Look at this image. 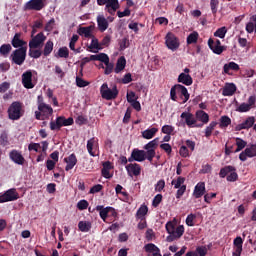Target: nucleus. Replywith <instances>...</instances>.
Wrapping results in <instances>:
<instances>
[{
  "label": "nucleus",
  "mask_w": 256,
  "mask_h": 256,
  "mask_svg": "<svg viewBox=\"0 0 256 256\" xmlns=\"http://www.w3.org/2000/svg\"><path fill=\"white\" fill-rule=\"evenodd\" d=\"M22 85L25 89H33L35 87L32 70H27L22 74Z\"/></svg>",
  "instance_id": "15"
},
{
  "label": "nucleus",
  "mask_w": 256,
  "mask_h": 256,
  "mask_svg": "<svg viewBox=\"0 0 256 256\" xmlns=\"http://www.w3.org/2000/svg\"><path fill=\"white\" fill-rule=\"evenodd\" d=\"M163 189H165V180L161 179L155 185V191H157L158 193H161Z\"/></svg>",
  "instance_id": "62"
},
{
  "label": "nucleus",
  "mask_w": 256,
  "mask_h": 256,
  "mask_svg": "<svg viewBox=\"0 0 256 256\" xmlns=\"http://www.w3.org/2000/svg\"><path fill=\"white\" fill-rule=\"evenodd\" d=\"M239 69H241V67L235 62H229L223 66V72L226 75H231L230 71H239Z\"/></svg>",
  "instance_id": "33"
},
{
  "label": "nucleus",
  "mask_w": 256,
  "mask_h": 256,
  "mask_svg": "<svg viewBox=\"0 0 256 256\" xmlns=\"http://www.w3.org/2000/svg\"><path fill=\"white\" fill-rule=\"evenodd\" d=\"M162 133H164L165 135H171V133H173V131H175V127L171 126V125H164L161 129Z\"/></svg>",
  "instance_id": "60"
},
{
  "label": "nucleus",
  "mask_w": 256,
  "mask_h": 256,
  "mask_svg": "<svg viewBox=\"0 0 256 256\" xmlns=\"http://www.w3.org/2000/svg\"><path fill=\"white\" fill-rule=\"evenodd\" d=\"M161 201H163V195L162 194H157L152 201V206H154L155 208L159 207V205L161 204Z\"/></svg>",
  "instance_id": "58"
},
{
  "label": "nucleus",
  "mask_w": 256,
  "mask_h": 256,
  "mask_svg": "<svg viewBox=\"0 0 256 256\" xmlns=\"http://www.w3.org/2000/svg\"><path fill=\"white\" fill-rule=\"evenodd\" d=\"M41 55H43V51L37 50L36 48L29 49V57H32V59H39Z\"/></svg>",
  "instance_id": "50"
},
{
  "label": "nucleus",
  "mask_w": 256,
  "mask_h": 256,
  "mask_svg": "<svg viewBox=\"0 0 256 256\" xmlns=\"http://www.w3.org/2000/svg\"><path fill=\"white\" fill-rule=\"evenodd\" d=\"M17 199H19V193L15 188L8 189L0 195V203H9L10 201H17Z\"/></svg>",
  "instance_id": "12"
},
{
  "label": "nucleus",
  "mask_w": 256,
  "mask_h": 256,
  "mask_svg": "<svg viewBox=\"0 0 256 256\" xmlns=\"http://www.w3.org/2000/svg\"><path fill=\"white\" fill-rule=\"evenodd\" d=\"M232 171H237V168H235V166H231V165L225 166L220 169L219 177L221 179H225V177H228Z\"/></svg>",
  "instance_id": "35"
},
{
  "label": "nucleus",
  "mask_w": 256,
  "mask_h": 256,
  "mask_svg": "<svg viewBox=\"0 0 256 256\" xmlns=\"http://www.w3.org/2000/svg\"><path fill=\"white\" fill-rule=\"evenodd\" d=\"M65 163L67 164L65 167V171H71L75 165H77V156L75 153L70 154L68 157L64 158Z\"/></svg>",
  "instance_id": "29"
},
{
  "label": "nucleus",
  "mask_w": 256,
  "mask_h": 256,
  "mask_svg": "<svg viewBox=\"0 0 256 256\" xmlns=\"http://www.w3.org/2000/svg\"><path fill=\"white\" fill-rule=\"evenodd\" d=\"M183 183H185V178L179 176L176 180H172L171 185H174V189H179L183 187Z\"/></svg>",
  "instance_id": "51"
},
{
  "label": "nucleus",
  "mask_w": 256,
  "mask_h": 256,
  "mask_svg": "<svg viewBox=\"0 0 256 256\" xmlns=\"http://www.w3.org/2000/svg\"><path fill=\"white\" fill-rule=\"evenodd\" d=\"M78 229L82 233H89V231H91V222H89V221H80L78 223Z\"/></svg>",
  "instance_id": "40"
},
{
  "label": "nucleus",
  "mask_w": 256,
  "mask_h": 256,
  "mask_svg": "<svg viewBox=\"0 0 256 256\" xmlns=\"http://www.w3.org/2000/svg\"><path fill=\"white\" fill-rule=\"evenodd\" d=\"M50 53H53V41L48 40L44 45L42 55H44V57H49Z\"/></svg>",
  "instance_id": "41"
},
{
  "label": "nucleus",
  "mask_w": 256,
  "mask_h": 256,
  "mask_svg": "<svg viewBox=\"0 0 256 256\" xmlns=\"http://www.w3.org/2000/svg\"><path fill=\"white\" fill-rule=\"evenodd\" d=\"M145 159H147V152L145 150L134 148L128 158V162L133 163V161H137L138 163H143Z\"/></svg>",
  "instance_id": "11"
},
{
  "label": "nucleus",
  "mask_w": 256,
  "mask_h": 256,
  "mask_svg": "<svg viewBox=\"0 0 256 256\" xmlns=\"http://www.w3.org/2000/svg\"><path fill=\"white\" fill-rule=\"evenodd\" d=\"M160 149H162V151H165V153H167V155H171V153H173V148L171 147V144H169V143L161 144Z\"/></svg>",
  "instance_id": "59"
},
{
  "label": "nucleus",
  "mask_w": 256,
  "mask_h": 256,
  "mask_svg": "<svg viewBox=\"0 0 256 256\" xmlns=\"http://www.w3.org/2000/svg\"><path fill=\"white\" fill-rule=\"evenodd\" d=\"M247 157L250 159L256 157V144H252L239 154L240 161H246Z\"/></svg>",
  "instance_id": "19"
},
{
  "label": "nucleus",
  "mask_w": 256,
  "mask_h": 256,
  "mask_svg": "<svg viewBox=\"0 0 256 256\" xmlns=\"http://www.w3.org/2000/svg\"><path fill=\"white\" fill-rule=\"evenodd\" d=\"M253 125H255V118L254 116H250L246 118V120L241 124L236 125L235 131H243V129H251Z\"/></svg>",
  "instance_id": "22"
},
{
  "label": "nucleus",
  "mask_w": 256,
  "mask_h": 256,
  "mask_svg": "<svg viewBox=\"0 0 256 256\" xmlns=\"http://www.w3.org/2000/svg\"><path fill=\"white\" fill-rule=\"evenodd\" d=\"M55 27V18H51L47 24L44 27V31H46L47 33H51V31H53V28Z\"/></svg>",
  "instance_id": "54"
},
{
  "label": "nucleus",
  "mask_w": 256,
  "mask_h": 256,
  "mask_svg": "<svg viewBox=\"0 0 256 256\" xmlns=\"http://www.w3.org/2000/svg\"><path fill=\"white\" fill-rule=\"evenodd\" d=\"M90 49H97V51H101L103 47L101 46V43H99V40L97 38H93L90 44Z\"/></svg>",
  "instance_id": "55"
},
{
  "label": "nucleus",
  "mask_w": 256,
  "mask_h": 256,
  "mask_svg": "<svg viewBox=\"0 0 256 256\" xmlns=\"http://www.w3.org/2000/svg\"><path fill=\"white\" fill-rule=\"evenodd\" d=\"M256 105V96L252 95L248 98V103L243 102L239 105V107L236 109L238 113H249L251 109H255Z\"/></svg>",
  "instance_id": "13"
},
{
  "label": "nucleus",
  "mask_w": 256,
  "mask_h": 256,
  "mask_svg": "<svg viewBox=\"0 0 256 256\" xmlns=\"http://www.w3.org/2000/svg\"><path fill=\"white\" fill-rule=\"evenodd\" d=\"M24 7L26 11H43L47 7V0H29Z\"/></svg>",
  "instance_id": "7"
},
{
  "label": "nucleus",
  "mask_w": 256,
  "mask_h": 256,
  "mask_svg": "<svg viewBox=\"0 0 256 256\" xmlns=\"http://www.w3.org/2000/svg\"><path fill=\"white\" fill-rule=\"evenodd\" d=\"M196 215L195 214H189L186 218V225H188V227H195V219H196Z\"/></svg>",
  "instance_id": "57"
},
{
  "label": "nucleus",
  "mask_w": 256,
  "mask_h": 256,
  "mask_svg": "<svg viewBox=\"0 0 256 256\" xmlns=\"http://www.w3.org/2000/svg\"><path fill=\"white\" fill-rule=\"evenodd\" d=\"M12 49L13 47H11V44H3L0 47V55H2V57H7Z\"/></svg>",
  "instance_id": "45"
},
{
  "label": "nucleus",
  "mask_w": 256,
  "mask_h": 256,
  "mask_svg": "<svg viewBox=\"0 0 256 256\" xmlns=\"http://www.w3.org/2000/svg\"><path fill=\"white\" fill-rule=\"evenodd\" d=\"M159 129L153 127V128H148L142 132V137L143 139H153L155 135H157V132Z\"/></svg>",
  "instance_id": "37"
},
{
  "label": "nucleus",
  "mask_w": 256,
  "mask_h": 256,
  "mask_svg": "<svg viewBox=\"0 0 256 256\" xmlns=\"http://www.w3.org/2000/svg\"><path fill=\"white\" fill-rule=\"evenodd\" d=\"M55 57H60L62 59H69V48L68 47H61L58 50L57 55Z\"/></svg>",
  "instance_id": "44"
},
{
  "label": "nucleus",
  "mask_w": 256,
  "mask_h": 256,
  "mask_svg": "<svg viewBox=\"0 0 256 256\" xmlns=\"http://www.w3.org/2000/svg\"><path fill=\"white\" fill-rule=\"evenodd\" d=\"M73 123H75L73 117L65 118V116H58L56 121L50 122V129L51 131H61V127H69Z\"/></svg>",
  "instance_id": "4"
},
{
  "label": "nucleus",
  "mask_w": 256,
  "mask_h": 256,
  "mask_svg": "<svg viewBox=\"0 0 256 256\" xmlns=\"http://www.w3.org/2000/svg\"><path fill=\"white\" fill-rule=\"evenodd\" d=\"M147 213H149V208L145 205H141L140 208L137 210L136 216L138 217V219H143V217H145Z\"/></svg>",
  "instance_id": "47"
},
{
  "label": "nucleus",
  "mask_w": 256,
  "mask_h": 256,
  "mask_svg": "<svg viewBox=\"0 0 256 256\" xmlns=\"http://www.w3.org/2000/svg\"><path fill=\"white\" fill-rule=\"evenodd\" d=\"M207 249L205 247H197L195 251H190L186 253V256H206Z\"/></svg>",
  "instance_id": "39"
},
{
  "label": "nucleus",
  "mask_w": 256,
  "mask_h": 256,
  "mask_svg": "<svg viewBox=\"0 0 256 256\" xmlns=\"http://www.w3.org/2000/svg\"><path fill=\"white\" fill-rule=\"evenodd\" d=\"M225 35H227V27L225 26L218 28L214 32V37H219V39H225Z\"/></svg>",
  "instance_id": "48"
},
{
  "label": "nucleus",
  "mask_w": 256,
  "mask_h": 256,
  "mask_svg": "<svg viewBox=\"0 0 256 256\" xmlns=\"http://www.w3.org/2000/svg\"><path fill=\"white\" fill-rule=\"evenodd\" d=\"M47 41V36L43 32H39L36 36H32V39L29 41L30 49H39Z\"/></svg>",
  "instance_id": "10"
},
{
  "label": "nucleus",
  "mask_w": 256,
  "mask_h": 256,
  "mask_svg": "<svg viewBox=\"0 0 256 256\" xmlns=\"http://www.w3.org/2000/svg\"><path fill=\"white\" fill-rule=\"evenodd\" d=\"M127 65V60L121 56L116 63V67L114 69L115 73H121L123 69H125V66Z\"/></svg>",
  "instance_id": "38"
},
{
  "label": "nucleus",
  "mask_w": 256,
  "mask_h": 256,
  "mask_svg": "<svg viewBox=\"0 0 256 256\" xmlns=\"http://www.w3.org/2000/svg\"><path fill=\"white\" fill-rule=\"evenodd\" d=\"M180 118L184 121V125H187L189 128L195 127V123H197L195 115L191 112H182Z\"/></svg>",
  "instance_id": "17"
},
{
  "label": "nucleus",
  "mask_w": 256,
  "mask_h": 256,
  "mask_svg": "<svg viewBox=\"0 0 256 256\" xmlns=\"http://www.w3.org/2000/svg\"><path fill=\"white\" fill-rule=\"evenodd\" d=\"M177 95L182 99V103L189 101V91L181 84L174 85L170 90V99H172V101H177Z\"/></svg>",
  "instance_id": "2"
},
{
  "label": "nucleus",
  "mask_w": 256,
  "mask_h": 256,
  "mask_svg": "<svg viewBox=\"0 0 256 256\" xmlns=\"http://www.w3.org/2000/svg\"><path fill=\"white\" fill-rule=\"evenodd\" d=\"M9 158L11 161L16 163V165H24L25 163V157H23V154L19 152L18 150H12L9 153Z\"/></svg>",
  "instance_id": "21"
},
{
  "label": "nucleus",
  "mask_w": 256,
  "mask_h": 256,
  "mask_svg": "<svg viewBox=\"0 0 256 256\" xmlns=\"http://www.w3.org/2000/svg\"><path fill=\"white\" fill-rule=\"evenodd\" d=\"M96 21L100 33H105V31L109 29V21H107V18H105V16L98 15Z\"/></svg>",
  "instance_id": "23"
},
{
  "label": "nucleus",
  "mask_w": 256,
  "mask_h": 256,
  "mask_svg": "<svg viewBox=\"0 0 256 256\" xmlns=\"http://www.w3.org/2000/svg\"><path fill=\"white\" fill-rule=\"evenodd\" d=\"M165 227L168 233V236L166 237V241L168 243H173V241L181 239V237H183V234L185 233V226L183 225L175 227V224L173 222H168Z\"/></svg>",
  "instance_id": "1"
},
{
  "label": "nucleus",
  "mask_w": 256,
  "mask_h": 256,
  "mask_svg": "<svg viewBox=\"0 0 256 256\" xmlns=\"http://www.w3.org/2000/svg\"><path fill=\"white\" fill-rule=\"evenodd\" d=\"M234 252L232 253L233 256H241L243 253V238L238 236L234 239Z\"/></svg>",
  "instance_id": "25"
},
{
  "label": "nucleus",
  "mask_w": 256,
  "mask_h": 256,
  "mask_svg": "<svg viewBox=\"0 0 256 256\" xmlns=\"http://www.w3.org/2000/svg\"><path fill=\"white\" fill-rule=\"evenodd\" d=\"M196 121H201V123L207 124L209 123V114H207L203 110L196 111Z\"/></svg>",
  "instance_id": "36"
},
{
  "label": "nucleus",
  "mask_w": 256,
  "mask_h": 256,
  "mask_svg": "<svg viewBox=\"0 0 256 256\" xmlns=\"http://www.w3.org/2000/svg\"><path fill=\"white\" fill-rule=\"evenodd\" d=\"M178 83H182L183 85H193V78L189 74L181 73L178 76Z\"/></svg>",
  "instance_id": "34"
},
{
  "label": "nucleus",
  "mask_w": 256,
  "mask_h": 256,
  "mask_svg": "<svg viewBox=\"0 0 256 256\" xmlns=\"http://www.w3.org/2000/svg\"><path fill=\"white\" fill-rule=\"evenodd\" d=\"M197 41H199V33L197 31L190 33L186 39L187 45H193V43H197Z\"/></svg>",
  "instance_id": "42"
},
{
  "label": "nucleus",
  "mask_w": 256,
  "mask_h": 256,
  "mask_svg": "<svg viewBox=\"0 0 256 256\" xmlns=\"http://www.w3.org/2000/svg\"><path fill=\"white\" fill-rule=\"evenodd\" d=\"M7 113L11 121H19L23 116V105L21 102L15 101L9 106Z\"/></svg>",
  "instance_id": "3"
},
{
  "label": "nucleus",
  "mask_w": 256,
  "mask_h": 256,
  "mask_svg": "<svg viewBox=\"0 0 256 256\" xmlns=\"http://www.w3.org/2000/svg\"><path fill=\"white\" fill-rule=\"evenodd\" d=\"M237 91V86L233 83H227L222 89L223 97H233Z\"/></svg>",
  "instance_id": "27"
},
{
  "label": "nucleus",
  "mask_w": 256,
  "mask_h": 256,
  "mask_svg": "<svg viewBox=\"0 0 256 256\" xmlns=\"http://www.w3.org/2000/svg\"><path fill=\"white\" fill-rule=\"evenodd\" d=\"M99 60H103L101 53L96 55H90V57H85L82 59V65H85V63H89L91 61H99Z\"/></svg>",
  "instance_id": "46"
},
{
  "label": "nucleus",
  "mask_w": 256,
  "mask_h": 256,
  "mask_svg": "<svg viewBox=\"0 0 256 256\" xmlns=\"http://www.w3.org/2000/svg\"><path fill=\"white\" fill-rule=\"evenodd\" d=\"M87 151L91 157H97V154H95V151L99 149V139L92 137L87 141L86 145Z\"/></svg>",
  "instance_id": "18"
},
{
  "label": "nucleus",
  "mask_w": 256,
  "mask_h": 256,
  "mask_svg": "<svg viewBox=\"0 0 256 256\" xmlns=\"http://www.w3.org/2000/svg\"><path fill=\"white\" fill-rule=\"evenodd\" d=\"M38 110L40 113L43 114V116L47 119V117H49V115H53V108L45 103H40L38 105Z\"/></svg>",
  "instance_id": "32"
},
{
  "label": "nucleus",
  "mask_w": 256,
  "mask_h": 256,
  "mask_svg": "<svg viewBox=\"0 0 256 256\" xmlns=\"http://www.w3.org/2000/svg\"><path fill=\"white\" fill-rule=\"evenodd\" d=\"M87 207H89V202L87 200H80L77 203V208L79 209V211H85Z\"/></svg>",
  "instance_id": "61"
},
{
  "label": "nucleus",
  "mask_w": 256,
  "mask_h": 256,
  "mask_svg": "<svg viewBox=\"0 0 256 256\" xmlns=\"http://www.w3.org/2000/svg\"><path fill=\"white\" fill-rule=\"evenodd\" d=\"M215 127H217V122L212 121L209 124V126H207L206 129H205V137L209 138L212 135L213 130L215 129Z\"/></svg>",
  "instance_id": "49"
},
{
  "label": "nucleus",
  "mask_w": 256,
  "mask_h": 256,
  "mask_svg": "<svg viewBox=\"0 0 256 256\" xmlns=\"http://www.w3.org/2000/svg\"><path fill=\"white\" fill-rule=\"evenodd\" d=\"M126 171L129 175V177H139L141 175V165L137 163H130L126 165Z\"/></svg>",
  "instance_id": "20"
},
{
  "label": "nucleus",
  "mask_w": 256,
  "mask_h": 256,
  "mask_svg": "<svg viewBox=\"0 0 256 256\" xmlns=\"http://www.w3.org/2000/svg\"><path fill=\"white\" fill-rule=\"evenodd\" d=\"M230 123H231V118H229V116H222L220 118L221 129H223L224 127H229Z\"/></svg>",
  "instance_id": "53"
},
{
  "label": "nucleus",
  "mask_w": 256,
  "mask_h": 256,
  "mask_svg": "<svg viewBox=\"0 0 256 256\" xmlns=\"http://www.w3.org/2000/svg\"><path fill=\"white\" fill-rule=\"evenodd\" d=\"M10 59L12 63L15 65H23L25 63V59H27V47L17 48L10 55Z\"/></svg>",
  "instance_id": "6"
},
{
  "label": "nucleus",
  "mask_w": 256,
  "mask_h": 256,
  "mask_svg": "<svg viewBox=\"0 0 256 256\" xmlns=\"http://www.w3.org/2000/svg\"><path fill=\"white\" fill-rule=\"evenodd\" d=\"M146 253H152V256H162L161 249L153 243H148L144 246Z\"/></svg>",
  "instance_id": "31"
},
{
  "label": "nucleus",
  "mask_w": 256,
  "mask_h": 256,
  "mask_svg": "<svg viewBox=\"0 0 256 256\" xmlns=\"http://www.w3.org/2000/svg\"><path fill=\"white\" fill-rule=\"evenodd\" d=\"M236 150H234V153H239V151H243L245 147H247V141L241 139V138H236Z\"/></svg>",
  "instance_id": "43"
},
{
  "label": "nucleus",
  "mask_w": 256,
  "mask_h": 256,
  "mask_svg": "<svg viewBox=\"0 0 256 256\" xmlns=\"http://www.w3.org/2000/svg\"><path fill=\"white\" fill-rule=\"evenodd\" d=\"M97 211H99V215H100V218L106 222L107 221V217H109V213H112V217H115L117 215V212H115V208L113 207H106L103 206V205H98L96 206L95 208Z\"/></svg>",
  "instance_id": "14"
},
{
  "label": "nucleus",
  "mask_w": 256,
  "mask_h": 256,
  "mask_svg": "<svg viewBox=\"0 0 256 256\" xmlns=\"http://www.w3.org/2000/svg\"><path fill=\"white\" fill-rule=\"evenodd\" d=\"M12 46L15 49H23V47H27V42L24 40H21V34L16 33L11 41Z\"/></svg>",
  "instance_id": "28"
},
{
  "label": "nucleus",
  "mask_w": 256,
  "mask_h": 256,
  "mask_svg": "<svg viewBox=\"0 0 256 256\" xmlns=\"http://www.w3.org/2000/svg\"><path fill=\"white\" fill-rule=\"evenodd\" d=\"M208 47L215 53V55H221L223 51L226 50L225 46L221 45V40L217 39L216 41H213L212 38L208 40Z\"/></svg>",
  "instance_id": "16"
},
{
  "label": "nucleus",
  "mask_w": 256,
  "mask_h": 256,
  "mask_svg": "<svg viewBox=\"0 0 256 256\" xmlns=\"http://www.w3.org/2000/svg\"><path fill=\"white\" fill-rule=\"evenodd\" d=\"M227 181L230 183H235L239 179V175L237 174V170L232 171L227 177Z\"/></svg>",
  "instance_id": "56"
},
{
  "label": "nucleus",
  "mask_w": 256,
  "mask_h": 256,
  "mask_svg": "<svg viewBox=\"0 0 256 256\" xmlns=\"http://www.w3.org/2000/svg\"><path fill=\"white\" fill-rule=\"evenodd\" d=\"M106 9H112V11H117V9H119V0H108Z\"/></svg>",
  "instance_id": "52"
},
{
  "label": "nucleus",
  "mask_w": 256,
  "mask_h": 256,
  "mask_svg": "<svg viewBox=\"0 0 256 256\" xmlns=\"http://www.w3.org/2000/svg\"><path fill=\"white\" fill-rule=\"evenodd\" d=\"M165 45L168 49H170V51H177L181 43L175 34L168 32L165 36Z\"/></svg>",
  "instance_id": "8"
},
{
  "label": "nucleus",
  "mask_w": 256,
  "mask_h": 256,
  "mask_svg": "<svg viewBox=\"0 0 256 256\" xmlns=\"http://www.w3.org/2000/svg\"><path fill=\"white\" fill-rule=\"evenodd\" d=\"M205 193H206L205 182H199L194 187V191H193L192 195H193V197H195V199H201V197H203V195H205Z\"/></svg>",
  "instance_id": "26"
},
{
  "label": "nucleus",
  "mask_w": 256,
  "mask_h": 256,
  "mask_svg": "<svg viewBox=\"0 0 256 256\" xmlns=\"http://www.w3.org/2000/svg\"><path fill=\"white\" fill-rule=\"evenodd\" d=\"M159 145V138H156L150 142H148L144 149L146 151L147 160L151 163L153 161V158L156 155L155 149H157V146Z\"/></svg>",
  "instance_id": "9"
},
{
  "label": "nucleus",
  "mask_w": 256,
  "mask_h": 256,
  "mask_svg": "<svg viewBox=\"0 0 256 256\" xmlns=\"http://www.w3.org/2000/svg\"><path fill=\"white\" fill-rule=\"evenodd\" d=\"M95 29L94 25H90L87 27H80L78 29V35H81L82 37H85L86 39H91L93 37L92 31Z\"/></svg>",
  "instance_id": "30"
},
{
  "label": "nucleus",
  "mask_w": 256,
  "mask_h": 256,
  "mask_svg": "<svg viewBox=\"0 0 256 256\" xmlns=\"http://www.w3.org/2000/svg\"><path fill=\"white\" fill-rule=\"evenodd\" d=\"M210 7L213 15L217 14V7H219V0H211Z\"/></svg>",
  "instance_id": "63"
},
{
  "label": "nucleus",
  "mask_w": 256,
  "mask_h": 256,
  "mask_svg": "<svg viewBox=\"0 0 256 256\" xmlns=\"http://www.w3.org/2000/svg\"><path fill=\"white\" fill-rule=\"evenodd\" d=\"M100 57H102V60H99L101 63H104V65H106L105 68V75H111V73H113V63L109 62V56L105 53H100Z\"/></svg>",
  "instance_id": "24"
},
{
  "label": "nucleus",
  "mask_w": 256,
  "mask_h": 256,
  "mask_svg": "<svg viewBox=\"0 0 256 256\" xmlns=\"http://www.w3.org/2000/svg\"><path fill=\"white\" fill-rule=\"evenodd\" d=\"M100 95L102 99L106 101H113V99H117V95H119V90H117V86H114L112 89L109 88L107 83L102 84L100 87Z\"/></svg>",
  "instance_id": "5"
},
{
  "label": "nucleus",
  "mask_w": 256,
  "mask_h": 256,
  "mask_svg": "<svg viewBox=\"0 0 256 256\" xmlns=\"http://www.w3.org/2000/svg\"><path fill=\"white\" fill-rule=\"evenodd\" d=\"M179 153L181 157H184V158L189 157V149H187V146H181Z\"/></svg>",
  "instance_id": "64"
}]
</instances>
